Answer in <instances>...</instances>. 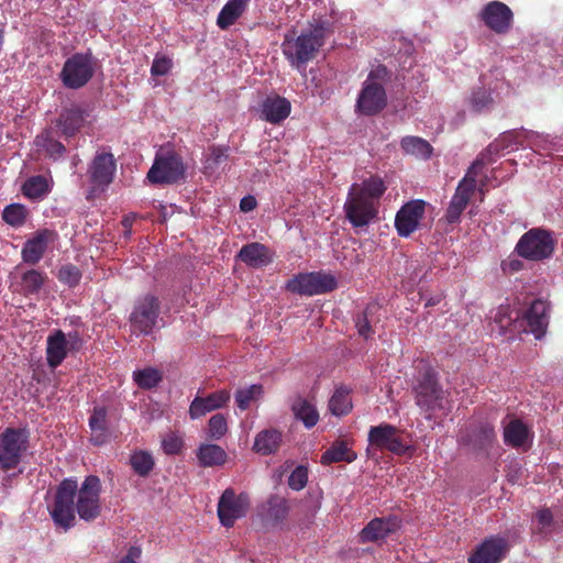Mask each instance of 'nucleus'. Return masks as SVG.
I'll use <instances>...</instances> for the list:
<instances>
[{"instance_id":"obj_1","label":"nucleus","mask_w":563,"mask_h":563,"mask_svg":"<svg viewBox=\"0 0 563 563\" xmlns=\"http://www.w3.org/2000/svg\"><path fill=\"white\" fill-rule=\"evenodd\" d=\"M101 483L90 475L78 486L73 478L64 479L57 487L51 516L56 526L67 530L75 523V514L85 521H93L100 516Z\"/></svg>"},{"instance_id":"obj_2","label":"nucleus","mask_w":563,"mask_h":563,"mask_svg":"<svg viewBox=\"0 0 563 563\" xmlns=\"http://www.w3.org/2000/svg\"><path fill=\"white\" fill-rule=\"evenodd\" d=\"M385 190V184L379 177H371L351 186L344 211L353 227H366L377 217L378 200Z\"/></svg>"},{"instance_id":"obj_3","label":"nucleus","mask_w":563,"mask_h":563,"mask_svg":"<svg viewBox=\"0 0 563 563\" xmlns=\"http://www.w3.org/2000/svg\"><path fill=\"white\" fill-rule=\"evenodd\" d=\"M324 27L322 25L310 26L296 36L295 32L286 33L282 43V51L292 67L305 73L306 64L311 60L323 44Z\"/></svg>"},{"instance_id":"obj_4","label":"nucleus","mask_w":563,"mask_h":563,"mask_svg":"<svg viewBox=\"0 0 563 563\" xmlns=\"http://www.w3.org/2000/svg\"><path fill=\"white\" fill-rule=\"evenodd\" d=\"M485 167L484 155L477 157L472 166L466 172L463 179L459 183L457 188L450 201L446 209V220L450 223H455L460 220L462 212L468 205L472 195L476 189L484 194L486 183L484 179H478L483 174Z\"/></svg>"},{"instance_id":"obj_5","label":"nucleus","mask_w":563,"mask_h":563,"mask_svg":"<svg viewBox=\"0 0 563 563\" xmlns=\"http://www.w3.org/2000/svg\"><path fill=\"white\" fill-rule=\"evenodd\" d=\"M387 68L378 66L373 69L358 93L356 111L364 115H373L380 112L387 104L385 82L387 80Z\"/></svg>"},{"instance_id":"obj_6","label":"nucleus","mask_w":563,"mask_h":563,"mask_svg":"<svg viewBox=\"0 0 563 563\" xmlns=\"http://www.w3.org/2000/svg\"><path fill=\"white\" fill-rule=\"evenodd\" d=\"M555 240L552 232L541 228H533L519 239L516 252L522 258L542 261L553 254Z\"/></svg>"},{"instance_id":"obj_7","label":"nucleus","mask_w":563,"mask_h":563,"mask_svg":"<svg viewBox=\"0 0 563 563\" xmlns=\"http://www.w3.org/2000/svg\"><path fill=\"white\" fill-rule=\"evenodd\" d=\"M415 394L416 404L424 412L430 415L443 408V390L438 384L434 371L427 365L419 369Z\"/></svg>"},{"instance_id":"obj_8","label":"nucleus","mask_w":563,"mask_h":563,"mask_svg":"<svg viewBox=\"0 0 563 563\" xmlns=\"http://www.w3.org/2000/svg\"><path fill=\"white\" fill-rule=\"evenodd\" d=\"M29 446V434L21 429H7L0 435V468H15Z\"/></svg>"},{"instance_id":"obj_9","label":"nucleus","mask_w":563,"mask_h":563,"mask_svg":"<svg viewBox=\"0 0 563 563\" xmlns=\"http://www.w3.org/2000/svg\"><path fill=\"white\" fill-rule=\"evenodd\" d=\"M185 168L181 158L173 151L161 150L147 173L153 184H173L184 177Z\"/></svg>"},{"instance_id":"obj_10","label":"nucleus","mask_w":563,"mask_h":563,"mask_svg":"<svg viewBox=\"0 0 563 563\" xmlns=\"http://www.w3.org/2000/svg\"><path fill=\"white\" fill-rule=\"evenodd\" d=\"M336 286L333 275L321 272L298 274L286 284L287 290L303 296L325 294L334 290Z\"/></svg>"},{"instance_id":"obj_11","label":"nucleus","mask_w":563,"mask_h":563,"mask_svg":"<svg viewBox=\"0 0 563 563\" xmlns=\"http://www.w3.org/2000/svg\"><path fill=\"white\" fill-rule=\"evenodd\" d=\"M96 64L92 56L88 53H77L67 58L60 77L63 84L71 89H78L85 86L95 73Z\"/></svg>"},{"instance_id":"obj_12","label":"nucleus","mask_w":563,"mask_h":563,"mask_svg":"<svg viewBox=\"0 0 563 563\" xmlns=\"http://www.w3.org/2000/svg\"><path fill=\"white\" fill-rule=\"evenodd\" d=\"M404 434V431L393 424L380 423L371 427L368 431V444L378 450H387L394 454L402 455L409 449Z\"/></svg>"},{"instance_id":"obj_13","label":"nucleus","mask_w":563,"mask_h":563,"mask_svg":"<svg viewBox=\"0 0 563 563\" xmlns=\"http://www.w3.org/2000/svg\"><path fill=\"white\" fill-rule=\"evenodd\" d=\"M80 338L77 332L64 333L54 330L46 339V361L51 368H56L67 357L68 353L78 350Z\"/></svg>"},{"instance_id":"obj_14","label":"nucleus","mask_w":563,"mask_h":563,"mask_svg":"<svg viewBox=\"0 0 563 563\" xmlns=\"http://www.w3.org/2000/svg\"><path fill=\"white\" fill-rule=\"evenodd\" d=\"M158 313L159 303L156 297L147 295L141 298L130 317L132 331L150 334L156 327Z\"/></svg>"},{"instance_id":"obj_15","label":"nucleus","mask_w":563,"mask_h":563,"mask_svg":"<svg viewBox=\"0 0 563 563\" xmlns=\"http://www.w3.org/2000/svg\"><path fill=\"white\" fill-rule=\"evenodd\" d=\"M250 507L246 494L236 495L232 489H225L218 503V516L221 523L232 527L234 522L244 517Z\"/></svg>"},{"instance_id":"obj_16","label":"nucleus","mask_w":563,"mask_h":563,"mask_svg":"<svg viewBox=\"0 0 563 563\" xmlns=\"http://www.w3.org/2000/svg\"><path fill=\"white\" fill-rule=\"evenodd\" d=\"M117 163L112 153L98 152L91 161L88 175L93 190H104L112 181Z\"/></svg>"},{"instance_id":"obj_17","label":"nucleus","mask_w":563,"mask_h":563,"mask_svg":"<svg viewBox=\"0 0 563 563\" xmlns=\"http://www.w3.org/2000/svg\"><path fill=\"white\" fill-rule=\"evenodd\" d=\"M426 202L412 200L404 205L395 218V227L400 236L407 238L415 232L424 214Z\"/></svg>"},{"instance_id":"obj_18","label":"nucleus","mask_w":563,"mask_h":563,"mask_svg":"<svg viewBox=\"0 0 563 563\" xmlns=\"http://www.w3.org/2000/svg\"><path fill=\"white\" fill-rule=\"evenodd\" d=\"M57 234L53 230L44 229L36 231L32 238L23 244L21 255L26 264H37L49 244L56 240Z\"/></svg>"},{"instance_id":"obj_19","label":"nucleus","mask_w":563,"mask_h":563,"mask_svg":"<svg viewBox=\"0 0 563 563\" xmlns=\"http://www.w3.org/2000/svg\"><path fill=\"white\" fill-rule=\"evenodd\" d=\"M481 16L485 24L496 33H506L512 22V12L508 5L499 1L487 3L482 10Z\"/></svg>"},{"instance_id":"obj_20","label":"nucleus","mask_w":563,"mask_h":563,"mask_svg":"<svg viewBox=\"0 0 563 563\" xmlns=\"http://www.w3.org/2000/svg\"><path fill=\"white\" fill-rule=\"evenodd\" d=\"M508 551L504 538L490 537L484 540L468 558V563H498Z\"/></svg>"},{"instance_id":"obj_21","label":"nucleus","mask_w":563,"mask_h":563,"mask_svg":"<svg viewBox=\"0 0 563 563\" xmlns=\"http://www.w3.org/2000/svg\"><path fill=\"white\" fill-rule=\"evenodd\" d=\"M231 395L227 389H220L208 396H196L189 406L191 419H199L208 412L221 409L230 401Z\"/></svg>"},{"instance_id":"obj_22","label":"nucleus","mask_w":563,"mask_h":563,"mask_svg":"<svg viewBox=\"0 0 563 563\" xmlns=\"http://www.w3.org/2000/svg\"><path fill=\"white\" fill-rule=\"evenodd\" d=\"M549 306L543 300H533L522 318L526 323L525 332L532 333L537 340H540L548 327Z\"/></svg>"},{"instance_id":"obj_23","label":"nucleus","mask_w":563,"mask_h":563,"mask_svg":"<svg viewBox=\"0 0 563 563\" xmlns=\"http://www.w3.org/2000/svg\"><path fill=\"white\" fill-rule=\"evenodd\" d=\"M504 441L507 445L528 450L532 445L533 432L520 419H510L504 424Z\"/></svg>"},{"instance_id":"obj_24","label":"nucleus","mask_w":563,"mask_h":563,"mask_svg":"<svg viewBox=\"0 0 563 563\" xmlns=\"http://www.w3.org/2000/svg\"><path fill=\"white\" fill-rule=\"evenodd\" d=\"M238 257L247 266L261 268L273 262L274 253L266 245L253 242L244 245Z\"/></svg>"},{"instance_id":"obj_25","label":"nucleus","mask_w":563,"mask_h":563,"mask_svg":"<svg viewBox=\"0 0 563 563\" xmlns=\"http://www.w3.org/2000/svg\"><path fill=\"white\" fill-rule=\"evenodd\" d=\"M289 514V505L286 498L273 495L258 509V515L269 525L283 523Z\"/></svg>"},{"instance_id":"obj_26","label":"nucleus","mask_w":563,"mask_h":563,"mask_svg":"<svg viewBox=\"0 0 563 563\" xmlns=\"http://www.w3.org/2000/svg\"><path fill=\"white\" fill-rule=\"evenodd\" d=\"M398 527L399 521L396 517L375 518L366 525L360 537L363 542L379 541L396 531Z\"/></svg>"},{"instance_id":"obj_27","label":"nucleus","mask_w":563,"mask_h":563,"mask_svg":"<svg viewBox=\"0 0 563 563\" xmlns=\"http://www.w3.org/2000/svg\"><path fill=\"white\" fill-rule=\"evenodd\" d=\"M290 109V102L286 98L274 96L263 101L261 114L267 122L279 123L289 115Z\"/></svg>"},{"instance_id":"obj_28","label":"nucleus","mask_w":563,"mask_h":563,"mask_svg":"<svg viewBox=\"0 0 563 563\" xmlns=\"http://www.w3.org/2000/svg\"><path fill=\"white\" fill-rule=\"evenodd\" d=\"M86 120L85 111L78 106L65 108L57 120V126L65 136H73Z\"/></svg>"},{"instance_id":"obj_29","label":"nucleus","mask_w":563,"mask_h":563,"mask_svg":"<svg viewBox=\"0 0 563 563\" xmlns=\"http://www.w3.org/2000/svg\"><path fill=\"white\" fill-rule=\"evenodd\" d=\"M251 0H229L217 18V25L227 30L242 16Z\"/></svg>"},{"instance_id":"obj_30","label":"nucleus","mask_w":563,"mask_h":563,"mask_svg":"<svg viewBox=\"0 0 563 563\" xmlns=\"http://www.w3.org/2000/svg\"><path fill=\"white\" fill-rule=\"evenodd\" d=\"M34 145L40 153L54 161L62 157L66 151L65 146L54 137L52 130H46L37 135Z\"/></svg>"},{"instance_id":"obj_31","label":"nucleus","mask_w":563,"mask_h":563,"mask_svg":"<svg viewBox=\"0 0 563 563\" xmlns=\"http://www.w3.org/2000/svg\"><path fill=\"white\" fill-rule=\"evenodd\" d=\"M197 459L201 466L213 467L223 465L227 462L228 454L217 444H201L197 451Z\"/></svg>"},{"instance_id":"obj_32","label":"nucleus","mask_w":563,"mask_h":563,"mask_svg":"<svg viewBox=\"0 0 563 563\" xmlns=\"http://www.w3.org/2000/svg\"><path fill=\"white\" fill-rule=\"evenodd\" d=\"M282 443V432L275 429L261 431L254 441L253 449L262 455L275 453Z\"/></svg>"},{"instance_id":"obj_33","label":"nucleus","mask_w":563,"mask_h":563,"mask_svg":"<svg viewBox=\"0 0 563 563\" xmlns=\"http://www.w3.org/2000/svg\"><path fill=\"white\" fill-rule=\"evenodd\" d=\"M89 427L92 435L91 441L96 445H102L108 440L107 434V409L104 407H96L89 418Z\"/></svg>"},{"instance_id":"obj_34","label":"nucleus","mask_w":563,"mask_h":563,"mask_svg":"<svg viewBox=\"0 0 563 563\" xmlns=\"http://www.w3.org/2000/svg\"><path fill=\"white\" fill-rule=\"evenodd\" d=\"M356 459V453L344 441L334 442L321 456V463L329 465L336 462L351 463Z\"/></svg>"},{"instance_id":"obj_35","label":"nucleus","mask_w":563,"mask_h":563,"mask_svg":"<svg viewBox=\"0 0 563 563\" xmlns=\"http://www.w3.org/2000/svg\"><path fill=\"white\" fill-rule=\"evenodd\" d=\"M130 465L135 474L146 477L153 471L155 461L148 451L136 450L130 455Z\"/></svg>"},{"instance_id":"obj_36","label":"nucleus","mask_w":563,"mask_h":563,"mask_svg":"<svg viewBox=\"0 0 563 563\" xmlns=\"http://www.w3.org/2000/svg\"><path fill=\"white\" fill-rule=\"evenodd\" d=\"M292 411L296 418L301 420L307 428L316 426L319 420L316 407L306 399H297L292 405Z\"/></svg>"},{"instance_id":"obj_37","label":"nucleus","mask_w":563,"mask_h":563,"mask_svg":"<svg viewBox=\"0 0 563 563\" xmlns=\"http://www.w3.org/2000/svg\"><path fill=\"white\" fill-rule=\"evenodd\" d=\"M400 145L407 154L421 158H429L432 153L429 142L418 136H405Z\"/></svg>"},{"instance_id":"obj_38","label":"nucleus","mask_w":563,"mask_h":563,"mask_svg":"<svg viewBox=\"0 0 563 563\" xmlns=\"http://www.w3.org/2000/svg\"><path fill=\"white\" fill-rule=\"evenodd\" d=\"M229 155L225 147H211L205 159V169L209 174L223 170L227 166Z\"/></svg>"},{"instance_id":"obj_39","label":"nucleus","mask_w":563,"mask_h":563,"mask_svg":"<svg viewBox=\"0 0 563 563\" xmlns=\"http://www.w3.org/2000/svg\"><path fill=\"white\" fill-rule=\"evenodd\" d=\"M352 408L349 390L344 387L335 389L329 401V409L334 416H343Z\"/></svg>"},{"instance_id":"obj_40","label":"nucleus","mask_w":563,"mask_h":563,"mask_svg":"<svg viewBox=\"0 0 563 563\" xmlns=\"http://www.w3.org/2000/svg\"><path fill=\"white\" fill-rule=\"evenodd\" d=\"M22 191L27 198L40 199L49 191L48 181L44 176H33L24 183Z\"/></svg>"},{"instance_id":"obj_41","label":"nucleus","mask_w":563,"mask_h":563,"mask_svg":"<svg viewBox=\"0 0 563 563\" xmlns=\"http://www.w3.org/2000/svg\"><path fill=\"white\" fill-rule=\"evenodd\" d=\"M532 141L530 143V148L534 152H558L562 150V146L559 144V137L551 136L549 134H541L533 131L531 134Z\"/></svg>"},{"instance_id":"obj_42","label":"nucleus","mask_w":563,"mask_h":563,"mask_svg":"<svg viewBox=\"0 0 563 563\" xmlns=\"http://www.w3.org/2000/svg\"><path fill=\"white\" fill-rule=\"evenodd\" d=\"M133 379L140 388L151 389L156 387L162 380V373L153 367L139 369L133 373Z\"/></svg>"},{"instance_id":"obj_43","label":"nucleus","mask_w":563,"mask_h":563,"mask_svg":"<svg viewBox=\"0 0 563 563\" xmlns=\"http://www.w3.org/2000/svg\"><path fill=\"white\" fill-rule=\"evenodd\" d=\"M517 150L516 143H515V136L506 137V132L500 134V136L495 140L493 143H490L486 150V152L481 153L478 157L484 155V162L485 165L490 163L493 159L490 158V155H497L500 151H514Z\"/></svg>"},{"instance_id":"obj_44","label":"nucleus","mask_w":563,"mask_h":563,"mask_svg":"<svg viewBox=\"0 0 563 563\" xmlns=\"http://www.w3.org/2000/svg\"><path fill=\"white\" fill-rule=\"evenodd\" d=\"M45 279V274L36 269L25 272L22 276V291L24 295L37 294L43 287Z\"/></svg>"},{"instance_id":"obj_45","label":"nucleus","mask_w":563,"mask_h":563,"mask_svg":"<svg viewBox=\"0 0 563 563\" xmlns=\"http://www.w3.org/2000/svg\"><path fill=\"white\" fill-rule=\"evenodd\" d=\"M263 388L261 385H251L245 388H241L235 393V401L241 410H246L253 401L261 398Z\"/></svg>"},{"instance_id":"obj_46","label":"nucleus","mask_w":563,"mask_h":563,"mask_svg":"<svg viewBox=\"0 0 563 563\" xmlns=\"http://www.w3.org/2000/svg\"><path fill=\"white\" fill-rule=\"evenodd\" d=\"M27 216V210L23 205L12 203L4 208L2 219L12 227H21Z\"/></svg>"},{"instance_id":"obj_47","label":"nucleus","mask_w":563,"mask_h":563,"mask_svg":"<svg viewBox=\"0 0 563 563\" xmlns=\"http://www.w3.org/2000/svg\"><path fill=\"white\" fill-rule=\"evenodd\" d=\"M470 102L474 111L483 112L493 107L494 99L490 91L481 88L472 93Z\"/></svg>"},{"instance_id":"obj_48","label":"nucleus","mask_w":563,"mask_h":563,"mask_svg":"<svg viewBox=\"0 0 563 563\" xmlns=\"http://www.w3.org/2000/svg\"><path fill=\"white\" fill-rule=\"evenodd\" d=\"M227 432V418L221 413L213 415L208 422V437L213 440H220Z\"/></svg>"},{"instance_id":"obj_49","label":"nucleus","mask_w":563,"mask_h":563,"mask_svg":"<svg viewBox=\"0 0 563 563\" xmlns=\"http://www.w3.org/2000/svg\"><path fill=\"white\" fill-rule=\"evenodd\" d=\"M376 310V305H371L366 308V310L357 316L355 324L358 331V334L363 338L367 339L372 335L373 331L371 329V316Z\"/></svg>"},{"instance_id":"obj_50","label":"nucleus","mask_w":563,"mask_h":563,"mask_svg":"<svg viewBox=\"0 0 563 563\" xmlns=\"http://www.w3.org/2000/svg\"><path fill=\"white\" fill-rule=\"evenodd\" d=\"M308 482V468L303 465L297 466L288 477V486L294 490H301Z\"/></svg>"},{"instance_id":"obj_51","label":"nucleus","mask_w":563,"mask_h":563,"mask_svg":"<svg viewBox=\"0 0 563 563\" xmlns=\"http://www.w3.org/2000/svg\"><path fill=\"white\" fill-rule=\"evenodd\" d=\"M80 271L74 265H64L58 272V279L69 287L76 286L80 280Z\"/></svg>"},{"instance_id":"obj_52","label":"nucleus","mask_w":563,"mask_h":563,"mask_svg":"<svg viewBox=\"0 0 563 563\" xmlns=\"http://www.w3.org/2000/svg\"><path fill=\"white\" fill-rule=\"evenodd\" d=\"M531 134H533V131L520 129V130H511L506 132V137L515 136V143L516 147L519 146H530V143L532 141Z\"/></svg>"},{"instance_id":"obj_53","label":"nucleus","mask_w":563,"mask_h":563,"mask_svg":"<svg viewBox=\"0 0 563 563\" xmlns=\"http://www.w3.org/2000/svg\"><path fill=\"white\" fill-rule=\"evenodd\" d=\"M170 68L172 60L168 57L156 56L152 64L151 73L154 76H164L170 70Z\"/></svg>"},{"instance_id":"obj_54","label":"nucleus","mask_w":563,"mask_h":563,"mask_svg":"<svg viewBox=\"0 0 563 563\" xmlns=\"http://www.w3.org/2000/svg\"><path fill=\"white\" fill-rule=\"evenodd\" d=\"M536 518L539 525L540 532L548 533L553 521V516L551 511L549 509L539 510L537 512Z\"/></svg>"},{"instance_id":"obj_55","label":"nucleus","mask_w":563,"mask_h":563,"mask_svg":"<svg viewBox=\"0 0 563 563\" xmlns=\"http://www.w3.org/2000/svg\"><path fill=\"white\" fill-rule=\"evenodd\" d=\"M162 444L165 453L177 454L180 451L183 443L179 438L174 434H169L163 440Z\"/></svg>"},{"instance_id":"obj_56","label":"nucleus","mask_w":563,"mask_h":563,"mask_svg":"<svg viewBox=\"0 0 563 563\" xmlns=\"http://www.w3.org/2000/svg\"><path fill=\"white\" fill-rule=\"evenodd\" d=\"M507 308H500L495 316V322L499 323L501 331H507L512 324V319L507 316Z\"/></svg>"},{"instance_id":"obj_57","label":"nucleus","mask_w":563,"mask_h":563,"mask_svg":"<svg viewBox=\"0 0 563 563\" xmlns=\"http://www.w3.org/2000/svg\"><path fill=\"white\" fill-rule=\"evenodd\" d=\"M141 548L140 547H131L128 550V553L120 560V563H137L141 558Z\"/></svg>"},{"instance_id":"obj_58","label":"nucleus","mask_w":563,"mask_h":563,"mask_svg":"<svg viewBox=\"0 0 563 563\" xmlns=\"http://www.w3.org/2000/svg\"><path fill=\"white\" fill-rule=\"evenodd\" d=\"M256 207V200L252 196H247L241 199L240 208L244 212L252 211Z\"/></svg>"},{"instance_id":"obj_59","label":"nucleus","mask_w":563,"mask_h":563,"mask_svg":"<svg viewBox=\"0 0 563 563\" xmlns=\"http://www.w3.org/2000/svg\"><path fill=\"white\" fill-rule=\"evenodd\" d=\"M484 432H485V437H486L487 439H492V438H494V430H493V428H488V427H487V428H485V431H484Z\"/></svg>"},{"instance_id":"obj_60","label":"nucleus","mask_w":563,"mask_h":563,"mask_svg":"<svg viewBox=\"0 0 563 563\" xmlns=\"http://www.w3.org/2000/svg\"><path fill=\"white\" fill-rule=\"evenodd\" d=\"M519 265H520V263L518 261L511 262V266H512L514 269H518Z\"/></svg>"},{"instance_id":"obj_61","label":"nucleus","mask_w":563,"mask_h":563,"mask_svg":"<svg viewBox=\"0 0 563 563\" xmlns=\"http://www.w3.org/2000/svg\"><path fill=\"white\" fill-rule=\"evenodd\" d=\"M437 302H438V300L430 299L426 305L432 306V305H435Z\"/></svg>"},{"instance_id":"obj_62","label":"nucleus","mask_w":563,"mask_h":563,"mask_svg":"<svg viewBox=\"0 0 563 563\" xmlns=\"http://www.w3.org/2000/svg\"><path fill=\"white\" fill-rule=\"evenodd\" d=\"M123 224H124L125 227L130 225L129 219H125V220L123 221Z\"/></svg>"}]
</instances>
